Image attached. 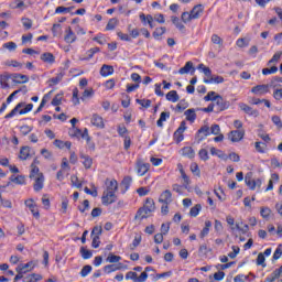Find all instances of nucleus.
Segmentation results:
<instances>
[{"instance_id":"f257e3e1","label":"nucleus","mask_w":282,"mask_h":282,"mask_svg":"<svg viewBox=\"0 0 282 282\" xmlns=\"http://www.w3.org/2000/svg\"><path fill=\"white\" fill-rule=\"evenodd\" d=\"M151 213H155V200L153 198H147L144 205L137 210L134 219L135 221H142L143 219H148Z\"/></svg>"},{"instance_id":"f03ea898","label":"nucleus","mask_w":282,"mask_h":282,"mask_svg":"<svg viewBox=\"0 0 282 282\" xmlns=\"http://www.w3.org/2000/svg\"><path fill=\"white\" fill-rule=\"evenodd\" d=\"M213 104L216 113L226 111V109L230 108V101L224 99V97H221L220 95H218L216 99H214Z\"/></svg>"},{"instance_id":"7ed1b4c3","label":"nucleus","mask_w":282,"mask_h":282,"mask_svg":"<svg viewBox=\"0 0 282 282\" xmlns=\"http://www.w3.org/2000/svg\"><path fill=\"white\" fill-rule=\"evenodd\" d=\"M147 279H149V273L147 272H142L140 276H138V273L133 271H129L126 274V281L147 282Z\"/></svg>"},{"instance_id":"20e7f679","label":"nucleus","mask_w":282,"mask_h":282,"mask_svg":"<svg viewBox=\"0 0 282 282\" xmlns=\"http://www.w3.org/2000/svg\"><path fill=\"white\" fill-rule=\"evenodd\" d=\"M118 200V196L116 195V192H106L104 191L101 203L104 206H109L110 204H116Z\"/></svg>"},{"instance_id":"39448f33","label":"nucleus","mask_w":282,"mask_h":282,"mask_svg":"<svg viewBox=\"0 0 282 282\" xmlns=\"http://www.w3.org/2000/svg\"><path fill=\"white\" fill-rule=\"evenodd\" d=\"M186 131V122L182 121L180 127L174 132V140L176 144H180L184 140V132Z\"/></svg>"},{"instance_id":"423d86ee","label":"nucleus","mask_w":282,"mask_h":282,"mask_svg":"<svg viewBox=\"0 0 282 282\" xmlns=\"http://www.w3.org/2000/svg\"><path fill=\"white\" fill-rule=\"evenodd\" d=\"M149 169H151V164L144 163L141 160L137 161L135 170L138 175L142 177V175H147L149 173Z\"/></svg>"},{"instance_id":"0eeeda50","label":"nucleus","mask_w":282,"mask_h":282,"mask_svg":"<svg viewBox=\"0 0 282 282\" xmlns=\"http://www.w3.org/2000/svg\"><path fill=\"white\" fill-rule=\"evenodd\" d=\"M246 132L243 130H232L229 132L228 138L231 142H241Z\"/></svg>"},{"instance_id":"6e6552de","label":"nucleus","mask_w":282,"mask_h":282,"mask_svg":"<svg viewBox=\"0 0 282 282\" xmlns=\"http://www.w3.org/2000/svg\"><path fill=\"white\" fill-rule=\"evenodd\" d=\"M11 78L15 85H22L24 83H30V77L28 75L19 74V73H13L11 74Z\"/></svg>"},{"instance_id":"1a4fd4ad","label":"nucleus","mask_w":282,"mask_h":282,"mask_svg":"<svg viewBox=\"0 0 282 282\" xmlns=\"http://www.w3.org/2000/svg\"><path fill=\"white\" fill-rule=\"evenodd\" d=\"M45 184V176L43 174H39L35 176V182L33 184V188L35 193H40V191H43V186Z\"/></svg>"},{"instance_id":"9d476101","label":"nucleus","mask_w":282,"mask_h":282,"mask_svg":"<svg viewBox=\"0 0 282 282\" xmlns=\"http://www.w3.org/2000/svg\"><path fill=\"white\" fill-rule=\"evenodd\" d=\"M210 135V127L208 126H203L198 131H197V140L198 142H202L203 140H206Z\"/></svg>"},{"instance_id":"9b49d317","label":"nucleus","mask_w":282,"mask_h":282,"mask_svg":"<svg viewBox=\"0 0 282 282\" xmlns=\"http://www.w3.org/2000/svg\"><path fill=\"white\" fill-rule=\"evenodd\" d=\"M160 204H171L173 202V194L169 191L165 189L159 197Z\"/></svg>"},{"instance_id":"f8f14e48","label":"nucleus","mask_w":282,"mask_h":282,"mask_svg":"<svg viewBox=\"0 0 282 282\" xmlns=\"http://www.w3.org/2000/svg\"><path fill=\"white\" fill-rule=\"evenodd\" d=\"M133 182V178L131 176H124L123 180L120 183L121 193L124 195L127 191L131 187V184Z\"/></svg>"},{"instance_id":"ddd939ff","label":"nucleus","mask_w":282,"mask_h":282,"mask_svg":"<svg viewBox=\"0 0 282 282\" xmlns=\"http://www.w3.org/2000/svg\"><path fill=\"white\" fill-rule=\"evenodd\" d=\"M252 94H256V96H263L270 91V86L268 85H258L251 89Z\"/></svg>"},{"instance_id":"4468645a","label":"nucleus","mask_w":282,"mask_h":282,"mask_svg":"<svg viewBox=\"0 0 282 282\" xmlns=\"http://www.w3.org/2000/svg\"><path fill=\"white\" fill-rule=\"evenodd\" d=\"M90 122L94 127H97L98 129H105V121L102 120V117H100V115H93Z\"/></svg>"},{"instance_id":"2eb2a0df","label":"nucleus","mask_w":282,"mask_h":282,"mask_svg":"<svg viewBox=\"0 0 282 282\" xmlns=\"http://www.w3.org/2000/svg\"><path fill=\"white\" fill-rule=\"evenodd\" d=\"M189 14L192 15V20L199 19V17H202V14H204V6H202V4H196V6L192 9V11H191Z\"/></svg>"},{"instance_id":"dca6fc26","label":"nucleus","mask_w":282,"mask_h":282,"mask_svg":"<svg viewBox=\"0 0 282 282\" xmlns=\"http://www.w3.org/2000/svg\"><path fill=\"white\" fill-rule=\"evenodd\" d=\"M171 21H172L173 25H175V28L182 32V34L186 33V26L182 23V21H180V18L172 15Z\"/></svg>"},{"instance_id":"f3484780","label":"nucleus","mask_w":282,"mask_h":282,"mask_svg":"<svg viewBox=\"0 0 282 282\" xmlns=\"http://www.w3.org/2000/svg\"><path fill=\"white\" fill-rule=\"evenodd\" d=\"M139 19L143 23V25H147L148 23L151 29L155 28V25H153V15L151 14L145 15L144 13H141L139 15Z\"/></svg>"},{"instance_id":"a211bd4d","label":"nucleus","mask_w":282,"mask_h":282,"mask_svg":"<svg viewBox=\"0 0 282 282\" xmlns=\"http://www.w3.org/2000/svg\"><path fill=\"white\" fill-rule=\"evenodd\" d=\"M23 107H25V102H19L8 115H6V119H10V118H14V116H17L21 109H23Z\"/></svg>"},{"instance_id":"6ab92c4d","label":"nucleus","mask_w":282,"mask_h":282,"mask_svg":"<svg viewBox=\"0 0 282 282\" xmlns=\"http://www.w3.org/2000/svg\"><path fill=\"white\" fill-rule=\"evenodd\" d=\"M181 155H183V158L193 160L195 158V150H193L191 147H184L181 149Z\"/></svg>"},{"instance_id":"aec40b11","label":"nucleus","mask_w":282,"mask_h":282,"mask_svg":"<svg viewBox=\"0 0 282 282\" xmlns=\"http://www.w3.org/2000/svg\"><path fill=\"white\" fill-rule=\"evenodd\" d=\"M239 107L241 111H245V113H248V116H259V111L252 109V107L246 105V104H239Z\"/></svg>"},{"instance_id":"412c9836","label":"nucleus","mask_w":282,"mask_h":282,"mask_svg":"<svg viewBox=\"0 0 282 282\" xmlns=\"http://www.w3.org/2000/svg\"><path fill=\"white\" fill-rule=\"evenodd\" d=\"M64 41H66V43H74L76 41V33L72 31V26H68L66 29V35L64 36Z\"/></svg>"},{"instance_id":"4be33fe9","label":"nucleus","mask_w":282,"mask_h":282,"mask_svg":"<svg viewBox=\"0 0 282 282\" xmlns=\"http://www.w3.org/2000/svg\"><path fill=\"white\" fill-rule=\"evenodd\" d=\"M106 192L116 193L118 191V181L116 180H107L106 181Z\"/></svg>"},{"instance_id":"5701e85b","label":"nucleus","mask_w":282,"mask_h":282,"mask_svg":"<svg viewBox=\"0 0 282 282\" xmlns=\"http://www.w3.org/2000/svg\"><path fill=\"white\" fill-rule=\"evenodd\" d=\"M204 83H205L206 85H213V84H215V85H221V83H224V77H223V76H219V75L213 77V75H212L210 78L204 79Z\"/></svg>"},{"instance_id":"b1692460","label":"nucleus","mask_w":282,"mask_h":282,"mask_svg":"<svg viewBox=\"0 0 282 282\" xmlns=\"http://www.w3.org/2000/svg\"><path fill=\"white\" fill-rule=\"evenodd\" d=\"M41 61H43V63H48L50 65H53V63H56V57H54V54L52 53H43L41 55Z\"/></svg>"},{"instance_id":"393cba45","label":"nucleus","mask_w":282,"mask_h":282,"mask_svg":"<svg viewBox=\"0 0 282 282\" xmlns=\"http://www.w3.org/2000/svg\"><path fill=\"white\" fill-rule=\"evenodd\" d=\"M113 74V66L104 64L100 68V75L104 77L111 76Z\"/></svg>"},{"instance_id":"a878e982","label":"nucleus","mask_w":282,"mask_h":282,"mask_svg":"<svg viewBox=\"0 0 282 282\" xmlns=\"http://www.w3.org/2000/svg\"><path fill=\"white\" fill-rule=\"evenodd\" d=\"M184 116L186 117V120L188 122H195V120H197V113H195V109L194 108L187 109L184 112Z\"/></svg>"},{"instance_id":"bb28decb","label":"nucleus","mask_w":282,"mask_h":282,"mask_svg":"<svg viewBox=\"0 0 282 282\" xmlns=\"http://www.w3.org/2000/svg\"><path fill=\"white\" fill-rule=\"evenodd\" d=\"M245 182L247 186H249L250 191H254L257 188V183H254V180H252V173L246 174Z\"/></svg>"},{"instance_id":"cd10ccee","label":"nucleus","mask_w":282,"mask_h":282,"mask_svg":"<svg viewBox=\"0 0 282 282\" xmlns=\"http://www.w3.org/2000/svg\"><path fill=\"white\" fill-rule=\"evenodd\" d=\"M210 228H213V223L210 220L205 221V227L199 234L200 239H204L205 237H208V232H210Z\"/></svg>"},{"instance_id":"c85d7f7f","label":"nucleus","mask_w":282,"mask_h":282,"mask_svg":"<svg viewBox=\"0 0 282 282\" xmlns=\"http://www.w3.org/2000/svg\"><path fill=\"white\" fill-rule=\"evenodd\" d=\"M30 151H32V148L24 145L20 149L19 158L23 161L28 160L30 158Z\"/></svg>"},{"instance_id":"c756f323","label":"nucleus","mask_w":282,"mask_h":282,"mask_svg":"<svg viewBox=\"0 0 282 282\" xmlns=\"http://www.w3.org/2000/svg\"><path fill=\"white\" fill-rule=\"evenodd\" d=\"M166 100L170 102H177L180 101V95L177 94V90H171L165 95Z\"/></svg>"},{"instance_id":"7c9ffc66","label":"nucleus","mask_w":282,"mask_h":282,"mask_svg":"<svg viewBox=\"0 0 282 282\" xmlns=\"http://www.w3.org/2000/svg\"><path fill=\"white\" fill-rule=\"evenodd\" d=\"M169 118H171V112H169V111L161 112V116H160L159 120L156 121V126L160 128L164 127V122H166V120H169Z\"/></svg>"},{"instance_id":"2f4dec72","label":"nucleus","mask_w":282,"mask_h":282,"mask_svg":"<svg viewBox=\"0 0 282 282\" xmlns=\"http://www.w3.org/2000/svg\"><path fill=\"white\" fill-rule=\"evenodd\" d=\"M178 171L181 173L182 180L184 181L185 188L191 184V178L188 175H186V172L184 171V167L182 166V163H178Z\"/></svg>"},{"instance_id":"473e14b6","label":"nucleus","mask_w":282,"mask_h":282,"mask_svg":"<svg viewBox=\"0 0 282 282\" xmlns=\"http://www.w3.org/2000/svg\"><path fill=\"white\" fill-rule=\"evenodd\" d=\"M260 215H261L262 219H265V221H270V217L272 215V209H270V207H261Z\"/></svg>"},{"instance_id":"72a5a7b5","label":"nucleus","mask_w":282,"mask_h":282,"mask_svg":"<svg viewBox=\"0 0 282 282\" xmlns=\"http://www.w3.org/2000/svg\"><path fill=\"white\" fill-rule=\"evenodd\" d=\"M18 269L24 272V274H28V272H32V270H34V262L31 261L25 264H20Z\"/></svg>"},{"instance_id":"f704fd0d","label":"nucleus","mask_w":282,"mask_h":282,"mask_svg":"<svg viewBox=\"0 0 282 282\" xmlns=\"http://www.w3.org/2000/svg\"><path fill=\"white\" fill-rule=\"evenodd\" d=\"M140 243H142V235L137 234L134 236L132 243L130 245V250H135V248H138V246H140Z\"/></svg>"},{"instance_id":"c9c22d12","label":"nucleus","mask_w":282,"mask_h":282,"mask_svg":"<svg viewBox=\"0 0 282 282\" xmlns=\"http://www.w3.org/2000/svg\"><path fill=\"white\" fill-rule=\"evenodd\" d=\"M76 135H80L83 140H86L87 142L91 141V138L89 137V130L85 128V130L82 132L80 129H76Z\"/></svg>"},{"instance_id":"e433bc0d","label":"nucleus","mask_w":282,"mask_h":282,"mask_svg":"<svg viewBox=\"0 0 282 282\" xmlns=\"http://www.w3.org/2000/svg\"><path fill=\"white\" fill-rule=\"evenodd\" d=\"M106 261L107 263H119L120 261H122V257L109 253Z\"/></svg>"},{"instance_id":"4c0bfd02","label":"nucleus","mask_w":282,"mask_h":282,"mask_svg":"<svg viewBox=\"0 0 282 282\" xmlns=\"http://www.w3.org/2000/svg\"><path fill=\"white\" fill-rule=\"evenodd\" d=\"M100 52V47H93L86 52L85 61H91L94 58L95 54H98Z\"/></svg>"},{"instance_id":"58836bf2","label":"nucleus","mask_w":282,"mask_h":282,"mask_svg":"<svg viewBox=\"0 0 282 282\" xmlns=\"http://www.w3.org/2000/svg\"><path fill=\"white\" fill-rule=\"evenodd\" d=\"M80 159L84 160L83 164L85 169H89L94 164V160L89 155L80 154Z\"/></svg>"},{"instance_id":"ea45409f","label":"nucleus","mask_w":282,"mask_h":282,"mask_svg":"<svg viewBox=\"0 0 282 282\" xmlns=\"http://www.w3.org/2000/svg\"><path fill=\"white\" fill-rule=\"evenodd\" d=\"M193 69V62H186L185 66L180 68L178 74H188Z\"/></svg>"},{"instance_id":"a19ab883","label":"nucleus","mask_w":282,"mask_h":282,"mask_svg":"<svg viewBox=\"0 0 282 282\" xmlns=\"http://www.w3.org/2000/svg\"><path fill=\"white\" fill-rule=\"evenodd\" d=\"M10 182H13V184L23 185V184H25V177H23L22 175H19V176L11 175Z\"/></svg>"},{"instance_id":"79ce46f5","label":"nucleus","mask_w":282,"mask_h":282,"mask_svg":"<svg viewBox=\"0 0 282 282\" xmlns=\"http://www.w3.org/2000/svg\"><path fill=\"white\" fill-rule=\"evenodd\" d=\"M198 69H200V72H203V74H205L207 78H210L213 76V70H210V67L204 64H199Z\"/></svg>"},{"instance_id":"37998d69","label":"nucleus","mask_w":282,"mask_h":282,"mask_svg":"<svg viewBox=\"0 0 282 282\" xmlns=\"http://www.w3.org/2000/svg\"><path fill=\"white\" fill-rule=\"evenodd\" d=\"M39 175H43V173H40L39 166L34 165V163L31 164V173L30 178L39 177Z\"/></svg>"},{"instance_id":"c03bdc74","label":"nucleus","mask_w":282,"mask_h":282,"mask_svg":"<svg viewBox=\"0 0 282 282\" xmlns=\"http://www.w3.org/2000/svg\"><path fill=\"white\" fill-rule=\"evenodd\" d=\"M74 10V7H57L55 9V14L69 13Z\"/></svg>"},{"instance_id":"a18cd8bd","label":"nucleus","mask_w":282,"mask_h":282,"mask_svg":"<svg viewBox=\"0 0 282 282\" xmlns=\"http://www.w3.org/2000/svg\"><path fill=\"white\" fill-rule=\"evenodd\" d=\"M33 129L34 128L32 126L23 124L20 127V133L22 135H29L30 133H32Z\"/></svg>"},{"instance_id":"49530a36","label":"nucleus","mask_w":282,"mask_h":282,"mask_svg":"<svg viewBox=\"0 0 282 282\" xmlns=\"http://www.w3.org/2000/svg\"><path fill=\"white\" fill-rule=\"evenodd\" d=\"M4 65H7V67H19V69L23 67V64L17 59L7 61Z\"/></svg>"},{"instance_id":"de8ad7c7","label":"nucleus","mask_w":282,"mask_h":282,"mask_svg":"<svg viewBox=\"0 0 282 282\" xmlns=\"http://www.w3.org/2000/svg\"><path fill=\"white\" fill-rule=\"evenodd\" d=\"M200 212H202V205L196 204L194 207L191 208L189 215L191 217H197V215H199Z\"/></svg>"},{"instance_id":"09e8293b","label":"nucleus","mask_w":282,"mask_h":282,"mask_svg":"<svg viewBox=\"0 0 282 282\" xmlns=\"http://www.w3.org/2000/svg\"><path fill=\"white\" fill-rule=\"evenodd\" d=\"M80 254L83 259H91V257H94V252L89 249H85V247L80 248Z\"/></svg>"},{"instance_id":"8fccbe9b","label":"nucleus","mask_w":282,"mask_h":282,"mask_svg":"<svg viewBox=\"0 0 282 282\" xmlns=\"http://www.w3.org/2000/svg\"><path fill=\"white\" fill-rule=\"evenodd\" d=\"M199 160H203V162H207V160H210V156H208V150L200 149L198 152Z\"/></svg>"},{"instance_id":"3c124183","label":"nucleus","mask_w":282,"mask_h":282,"mask_svg":"<svg viewBox=\"0 0 282 282\" xmlns=\"http://www.w3.org/2000/svg\"><path fill=\"white\" fill-rule=\"evenodd\" d=\"M217 93L215 91H209L205 97L204 100L205 102H214L217 99Z\"/></svg>"},{"instance_id":"603ef678","label":"nucleus","mask_w":282,"mask_h":282,"mask_svg":"<svg viewBox=\"0 0 282 282\" xmlns=\"http://www.w3.org/2000/svg\"><path fill=\"white\" fill-rule=\"evenodd\" d=\"M185 109H188V101L185 99H182L177 105H176V111H184Z\"/></svg>"},{"instance_id":"864d4df0","label":"nucleus","mask_w":282,"mask_h":282,"mask_svg":"<svg viewBox=\"0 0 282 282\" xmlns=\"http://www.w3.org/2000/svg\"><path fill=\"white\" fill-rule=\"evenodd\" d=\"M165 33H166V28H164V26L156 28L155 31L153 32V37L160 39V36H162Z\"/></svg>"},{"instance_id":"5fc2aeb1","label":"nucleus","mask_w":282,"mask_h":282,"mask_svg":"<svg viewBox=\"0 0 282 282\" xmlns=\"http://www.w3.org/2000/svg\"><path fill=\"white\" fill-rule=\"evenodd\" d=\"M12 78V74L4 73L0 75V85H4V87H8V84H6L7 80H10Z\"/></svg>"},{"instance_id":"6e6d98bb","label":"nucleus","mask_w":282,"mask_h":282,"mask_svg":"<svg viewBox=\"0 0 282 282\" xmlns=\"http://www.w3.org/2000/svg\"><path fill=\"white\" fill-rule=\"evenodd\" d=\"M192 173L194 175H196L197 177H199V175H202V171L199 170V165L197 163H192L189 166Z\"/></svg>"},{"instance_id":"4d7b16f0","label":"nucleus","mask_w":282,"mask_h":282,"mask_svg":"<svg viewBox=\"0 0 282 282\" xmlns=\"http://www.w3.org/2000/svg\"><path fill=\"white\" fill-rule=\"evenodd\" d=\"M118 270V265L116 264H107L104 267V272H106V274H111V272H117Z\"/></svg>"},{"instance_id":"13d9d810","label":"nucleus","mask_w":282,"mask_h":282,"mask_svg":"<svg viewBox=\"0 0 282 282\" xmlns=\"http://www.w3.org/2000/svg\"><path fill=\"white\" fill-rule=\"evenodd\" d=\"M116 25H118L117 19H110L106 25L107 31L116 30Z\"/></svg>"},{"instance_id":"bf43d9fd","label":"nucleus","mask_w":282,"mask_h":282,"mask_svg":"<svg viewBox=\"0 0 282 282\" xmlns=\"http://www.w3.org/2000/svg\"><path fill=\"white\" fill-rule=\"evenodd\" d=\"M25 279L30 280V282H39V281L43 280V275L33 273V274H30L29 276H26Z\"/></svg>"},{"instance_id":"052dcab7","label":"nucleus","mask_w":282,"mask_h":282,"mask_svg":"<svg viewBox=\"0 0 282 282\" xmlns=\"http://www.w3.org/2000/svg\"><path fill=\"white\" fill-rule=\"evenodd\" d=\"M135 102L138 105H141V107H144V109H149V107H151V100L150 99H137Z\"/></svg>"},{"instance_id":"680f3d73","label":"nucleus","mask_w":282,"mask_h":282,"mask_svg":"<svg viewBox=\"0 0 282 282\" xmlns=\"http://www.w3.org/2000/svg\"><path fill=\"white\" fill-rule=\"evenodd\" d=\"M4 50H8L9 52H14L17 50V43L14 42H7L2 45Z\"/></svg>"},{"instance_id":"e2e57ef3","label":"nucleus","mask_w":282,"mask_h":282,"mask_svg":"<svg viewBox=\"0 0 282 282\" xmlns=\"http://www.w3.org/2000/svg\"><path fill=\"white\" fill-rule=\"evenodd\" d=\"M91 270H93L91 265H89V264L84 265L80 271V276H83V278L87 276L88 274L91 273Z\"/></svg>"},{"instance_id":"0e129e2a","label":"nucleus","mask_w":282,"mask_h":282,"mask_svg":"<svg viewBox=\"0 0 282 282\" xmlns=\"http://www.w3.org/2000/svg\"><path fill=\"white\" fill-rule=\"evenodd\" d=\"M282 257V245H279L273 253V261H279V258Z\"/></svg>"},{"instance_id":"69168bd1","label":"nucleus","mask_w":282,"mask_h":282,"mask_svg":"<svg viewBox=\"0 0 282 282\" xmlns=\"http://www.w3.org/2000/svg\"><path fill=\"white\" fill-rule=\"evenodd\" d=\"M91 237H100L102 235V227L100 226H95L91 230Z\"/></svg>"},{"instance_id":"338daca9","label":"nucleus","mask_w":282,"mask_h":282,"mask_svg":"<svg viewBox=\"0 0 282 282\" xmlns=\"http://www.w3.org/2000/svg\"><path fill=\"white\" fill-rule=\"evenodd\" d=\"M273 124H275V127H278V129H282V121H281V117L279 116H273L271 118Z\"/></svg>"},{"instance_id":"774afa93","label":"nucleus","mask_w":282,"mask_h":282,"mask_svg":"<svg viewBox=\"0 0 282 282\" xmlns=\"http://www.w3.org/2000/svg\"><path fill=\"white\" fill-rule=\"evenodd\" d=\"M274 100H282V88H276L273 90Z\"/></svg>"}]
</instances>
